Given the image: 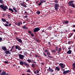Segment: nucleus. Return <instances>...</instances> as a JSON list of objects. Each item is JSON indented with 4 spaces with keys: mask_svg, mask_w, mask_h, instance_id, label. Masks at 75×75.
Listing matches in <instances>:
<instances>
[{
    "mask_svg": "<svg viewBox=\"0 0 75 75\" xmlns=\"http://www.w3.org/2000/svg\"><path fill=\"white\" fill-rule=\"evenodd\" d=\"M54 7L55 8V10H58V8L59 7V5L57 4H55Z\"/></svg>",
    "mask_w": 75,
    "mask_h": 75,
    "instance_id": "nucleus-3",
    "label": "nucleus"
},
{
    "mask_svg": "<svg viewBox=\"0 0 75 75\" xmlns=\"http://www.w3.org/2000/svg\"><path fill=\"white\" fill-rule=\"evenodd\" d=\"M20 4L21 6H23L24 5V3L23 4V3H20Z\"/></svg>",
    "mask_w": 75,
    "mask_h": 75,
    "instance_id": "nucleus-37",
    "label": "nucleus"
},
{
    "mask_svg": "<svg viewBox=\"0 0 75 75\" xmlns=\"http://www.w3.org/2000/svg\"><path fill=\"white\" fill-rule=\"evenodd\" d=\"M8 11H12V13H14V11H13V9L11 8H9L8 9Z\"/></svg>",
    "mask_w": 75,
    "mask_h": 75,
    "instance_id": "nucleus-18",
    "label": "nucleus"
},
{
    "mask_svg": "<svg viewBox=\"0 0 75 75\" xmlns=\"http://www.w3.org/2000/svg\"><path fill=\"white\" fill-rule=\"evenodd\" d=\"M73 69H75V66H73Z\"/></svg>",
    "mask_w": 75,
    "mask_h": 75,
    "instance_id": "nucleus-51",
    "label": "nucleus"
},
{
    "mask_svg": "<svg viewBox=\"0 0 75 75\" xmlns=\"http://www.w3.org/2000/svg\"><path fill=\"white\" fill-rule=\"evenodd\" d=\"M40 29L39 28H36L34 29L33 31L34 33H36V32H37L38 31H40Z\"/></svg>",
    "mask_w": 75,
    "mask_h": 75,
    "instance_id": "nucleus-5",
    "label": "nucleus"
},
{
    "mask_svg": "<svg viewBox=\"0 0 75 75\" xmlns=\"http://www.w3.org/2000/svg\"><path fill=\"white\" fill-rule=\"evenodd\" d=\"M45 52H49V50L46 49L45 51Z\"/></svg>",
    "mask_w": 75,
    "mask_h": 75,
    "instance_id": "nucleus-35",
    "label": "nucleus"
},
{
    "mask_svg": "<svg viewBox=\"0 0 75 75\" xmlns=\"http://www.w3.org/2000/svg\"><path fill=\"white\" fill-rule=\"evenodd\" d=\"M6 24H8L9 23L8 21H6Z\"/></svg>",
    "mask_w": 75,
    "mask_h": 75,
    "instance_id": "nucleus-62",
    "label": "nucleus"
},
{
    "mask_svg": "<svg viewBox=\"0 0 75 75\" xmlns=\"http://www.w3.org/2000/svg\"><path fill=\"white\" fill-rule=\"evenodd\" d=\"M19 46L18 45H16V46L15 47V48H16V49H18V48L19 47Z\"/></svg>",
    "mask_w": 75,
    "mask_h": 75,
    "instance_id": "nucleus-34",
    "label": "nucleus"
},
{
    "mask_svg": "<svg viewBox=\"0 0 75 75\" xmlns=\"http://www.w3.org/2000/svg\"><path fill=\"white\" fill-rule=\"evenodd\" d=\"M27 61H28L29 63H31V60H30V59H28L27 60Z\"/></svg>",
    "mask_w": 75,
    "mask_h": 75,
    "instance_id": "nucleus-27",
    "label": "nucleus"
},
{
    "mask_svg": "<svg viewBox=\"0 0 75 75\" xmlns=\"http://www.w3.org/2000/svg\"><path fill=\"white\" fill-rule=\"evenodd\" d=\"M37 73L39 74V71L38 70H37Z\"/></svg>",
    "mask_w": 75,
    "mask_h": 75,
    "instance_id": "nucleus-60",
    "label": "nucleus"
},
{
    "mask_svg": "<svg viewBox=\"0 0 75 75\" xmlns=\"http://www.w3.org/2000/svg\"><path fill=\"white\" fill-rule=\"evenodd\" d=\"M4 62L5 64H8V62L5 61Z\"/></svg>",
    "mask_w": 75,
    "mask_h": 75,
    "instance_id": "nucleus-44",
    "label": "nucleus"
},
{
    "mask_svg": "<svg viewBox=\"0 0 75 75\" xmlns=\"http://www.w3.org/2000/svg\"><path fill=\"white\" fill-rule=\"evenodd\" d=\"M5 15L6 14L5 13L3 14L2 15V16L3 17H4L5 16Z\"/></svg>",
    "mask_w": 75,
    "mask_h": 75,
    "instance_id": "nucleus-49",
    "label": "nucleus"
},
{
    "mask_svg": "<svg viewBox=\"0 0 75 75\" xmlns=\"http://www.w3.org/2000/svg\"><path fill=\"white\" fill-rule=\"evenodd\" d=\"M37 14L38 15H39L40 14V11H38L37 12Z\"/></svg>",
    "mask_w": 75,
    "mask_h": 75,
    "instance_id": "nucleus-41",
    "label": "nucleus"
},
{
    "mask_svg": "<svg viewBox=\"0 0 75 75\" xmlns=\"http://www.w3.org/2000/svg\"><path fill=\"white\" fill-rule=\"evenodd\" d=\"M43 54L45 56V57H47V54L45 53L44 52L43 53Z\"/></svg>",
    "mask_w": 75,
    "mask_h": 75,
    "instance_id": "nucleus-52",
    "label": "nucleus"
},
{
    "mask_svg": "<svg viewBox=\"0 0 75 75\" xmlns=\"http://www.w3.org/2000/svg\"><path fill=\"white\" fill-rule=\"evenodd\" d=\"M2 50L4 51H6L7 50V48L5 46H3L2 47Z\"/></svg>",
    "mask_w": 75,
    "mask_h": 75,
    "instance_id": "nucleus-13",
    "label": "nucleus"
},
{
    "mask_svg": "<svg viewBox=\"0 0 75 75\" xmlns=\"http://www.w3.org/2000/svg\"><path fill=\"white\" fill-rule=\"evenodd\" d=\"M23 28H24V29H28V28L27 27H26L25 26H23Z\"/></svg>",
    "mask_w": 75,
    "mask_h": 75,
    "instance_id": "nucleus-26",
    "label": "nucleus"
},
{
    "mask_svg": "<svg viewBox=\"0 0 75 75\" xmlns=\"http://www.w3.org/2000/svg\"><path fill=\"white\" fill-rule=\"evenodd\" d=\"M28 33L29 34H31V33H32L31 31H30V30H28Z\"/></svg>",
    "mask_w": 75,
    "mask_h": 75,
    "instance_id": "nucleus-36",
    "label": "nucleus"
},
{
    "mask_svg": "<svg viewBox=\"0 0 75 75\" xmlns=\"http://www.w3.org/2000/svg\"><path fill=\"white\" fill-rule=\"evenodd\" d=\"M55 70H56V71H59L60 70V68L58 67H56L55 68Z\"/></svg>",
    "mask_w": 75,
    "mask_h": 75,
    "instance_id": "nucleus-17",
    "label": "nucleus"
},
{
    "mask_svg": "<svg viewBox=\"0 0 75 75\" xmlns=\"http://www.w3.org/2000/svg\"><path fill=\"white\" fill-rule=\"evenodd\" d=\"M34 74H36V73H37V71H36L34 70Z\"/></svg>",
    "mask_w": 75,
    "mask_h": 75,
    "instance_id": "nucleus-57",
    "label": "nucleus"
},
{
    "mask_svg": "<svg viewBox=\"0 0 75 75\" xmlns=\"http://www.w3.org/2000/svg\"><path fill=\"white\" fill-rule=\"evenodd\" d=\"M7 16L8 17V18H11V17H11L10 15H7Z\"/></svg>",
    "mask_w": 75,
    "mask_h": 75,
    "instance_id": "nucleus-39",
    "label": "nucleus"
},
{
    "mask_svg": "<svg viewBox=\"0 0 75 75\" xmlns=\"http://www.w3.org/2000/svg\"><path fill=\"white\" fill-rule=\"evenodd\" d=\"M69 22L68 21H65V22H63V24H68V23H69Z\"/></svg>",
    "mask_w": 75,
    "mask_h": 75,
    "instance_id": "nucleus-21",
    "label": "nucleus"
},
{
    "mask_svg": "<svg viewBox=\"0 0 75 75\" xmlns=\"http://www.w3.org/2000/svg\"><path fill=\"white\" fill-rule=\"evenodd\" d=\"M23 6V7H25V8L27 7V6H26V5H24Z\"/></svg>",
    "mask_w": 75,
    "mask_h": 75,
    "instance_id": "nucleus-55",
    "label": "nucleus"
},
{
    "mask_svg": "<svg viewBox=\"0 0 75 75\" xmlns=\"http://www.w3.org/2000/svg\"><path fill=\"white\" fill-rule=\"evenodd\" d=\"M18 55L19 56V58L20 59L23 60L24 59V58L25 57L24 55H23L21 54H19Z\"/></svg>",
    "mask_w": 75,
    "mask_h": 75,
    "instance_id": "nucleus-4",
    "label": "nucleus"
},
{
    "mask_svg": "<svg viewBox=\"0 0 75 75\" xmlns=\"http://www.w3.org/2000/svg\"><path fill=\"white\" fill-rule=\"evenodd\" d=\"M4 3V1H3V0H0V3H1V4H3Z\"/></svg>",
    "mask_w": 75,
    "mask_h": 75,
    "instance_id": "nucleus-29",
    "label": "nucleus"
},
{
    "mask_svg": "<svg viewBox=\"0 0 75 75\" xmlns=\"http://www.w3.org/2000/svg\"><path fill=\"white\" fill-rule=\"evenodd\" d=\"M8 25V26H11V24H9Z\"/></svg>",
    "mask_w": 75,
    "mask_h": 75,
    "instance_id": "nucleus-61",
    "label": "nucleus"
},
{
    "mask_svg": "<svg viewBox=\"0 0 75 75\" xmlns=\"http://www.w3.org/2000/svg\"><path fill=\"white\" fill-rule=\"evenodd\" d=\"M5 75H9V74H8V73H6V74H5Z\"/></svg>",
    "mask_w": 75,
    "mask_h": 75,
    "instance_id": "nucleus-64",
    "label": "nucleus"
},
{
    "mask_svg": "<svg viewBox=\"0 0 75 75\" xmlns=\"http://www.w3.org/2000/svg\"><path fill=\"white\" fill-rule=\"evenodd\" d=\"M1 21H3V22H6V20L3 18H1Z\"/></svg>",
    "mask_w": 75,
    "mask_h": 75,
    "instance_id": "nucleus-22",
    "label": "nucleus"
},
{
    "mask_svg": "<svg viewBox=\"0 0 75 75\" xmlns=\"http://www.w3.org/2000/svg\"><path fill=\"white\" fill-rule=\"evenodd\" d=\"M13 10H14L15 12H16V13H17V11L16 10V8H15L13 7Z\"/></svg>",
    "mask_w": 75,
    "mask_h": 75,
    "instance_id": "nucleus-23",
    "label": "nucleus"
},
{
    "mask_svg": "<svg viewBox=\"0 0 75 75\" xmlns=\"http://www.w3.org/2000/svg\"><path fill=\"white\" fill-rule=\"evenodd\" d=\"M61 51V48H59V50H58V53H59V52H60Z\"/></svg>",
    "mask_w": 75,
    "mask_h": 75,
    "instance_id": "nucleus-24",
    "label": "nucleus"
},
{
    "mask_svg": "<svg viewBox=\"0 0 75 75\" xmlns=\"http://www.w3.org/2000/svg\"><path fill=\"white\" fill-rule=\"evenodd\" d=\"M41 5V4L40 3V2L39 4H38V6H40Z\"/></svg>",
    "mask_w": 75,
    "mask_h": 75,
    "instance_id": "nucleus-47",
    "label": "nucleus"
},
{
    "mask_svg": "<svg viewBox=\"0 0 75 75\" xmlns=\"http://www.w3.org/2000/svg\"><path fill=\"white\" fill-rule=\"evenodd\" d=\"M42 65H45V63L44 62H42L41 63Z\"/></svg>",
    "mask_w": 75,
    "mask_h": 75,
    "instance_id": "nucleus-53",
    "label": "nucleus"
},
{
    "mask_svg": "<svg viewBox=\"0 0 75 75\" xmlns=\"http://www.w3.org/2000/svg\"><path fill=\"white\" fill-rule=\"evenodd\" d=\"M4 25L5 26V27H8V24H4Z\"/></svg>",
    "mask_w": 75,
    "mask_h": 75,
    "instance_id": "nucleus-31",
    "label": "nucleus"
},
{
    "mask_svg": "<svg viewBox=\"0 0 75 75\" xmlns=\"http://www.w3.org/2000/svg\"><path fill=\"white\" fill-rule=\"evenodd\" d=\"M27 72H30V71L29 70H28L27 71Z\"/></svg>",
    "mask_w": 75,
    "mask_h": 75,
    "instance_id": "nucleus-58",
    "label": "nucleus"
},
{
    "mask_svg": "<svg viewBox=\"0 0 75 75\" xmlns=\"http://www.w3.org/2000/svg\"><path fill=\"white\" fill-rule=\"evenodd\" d=\"M31 66H32V68H33V67H34L35 65L34 64H32Z\"/></svg>",
    "mask_w": 75,
    "mask_h": 75,
    "instance_id": "nucleus-42",
    "label": "nucleus"
},
{
    "mask_svg": "<svg viewBox=\"0 0 75 75\" xmlns=\"http://www.w3.org/2000/svg\"><path fill=\"white\" fill-rule=\"evenodd\" d=\"M55 50L56 51H58L59 48L57 47H56L55 48Z\"/></svg>",
    "mask_w": 75,
    "mask_h": 75,
    "instance_id": "nucleus-33",
    "label": "nucleus"
},
{
    "mask_svg": "<svg viewBox=\"0 0 75 75\" xmlns=\"http://www.w3.org/2000/svg\"><path fill=\"white\" fill-rule=\"evenodd\" d=\"M35 57H36V58H37V57H38V54H35Z\"/></svg>",
    "mask_w": 75,
    "mask_h": 75,
    "instance_id": "nucleus-45",
    "label": "nucleus"
},
{
    "mask_svg": "<svg viewBox=\"0 0 75 75\" xmlns=\"http://www.w3.org/2000/svg\"><path fill=\"white\" fill-rule=\"evenodd\" d=\"M5 53L6 54H11V52H10V50H7L5 52Z\"/></svg>",
    "mask_w": 75,
    "mask_h": 75,
    "instance_id": "nucleus-14",
    "label": "nucleus"
},
{
    "mask_svg": "<svg viewBox=\"0 0 75 75\" xmlns=\"http://www.w3.org/2000/svg\"><path fill=\"white\" fill-rule=\"evenodd\" d=\"M72 35H73V34H72V33H71V34L69 35V36L68 37V38H71V37L72 36Z\"/></svg>",
    "mask_w": 75,
    "mask_h": 75,
    "instance_id": "nucleus-32",
    "label": "nucleus"
},
{
    "mask_svg": "<svg viewBox=\"0 0 75 75\" xmlns=\"http://www.w3.org/2000/svg\"><path fill=\"white\" fill-rule=\"evenodd\" d=\"M31 35L32 36V37H34V34L33 33H31Z\"/></svg>",
    "mask_w": 75,
    "mask_h": 75,
    "instance_id": "nucleus-43",
    "label": "nucleus"
},
{
    "mask_svg": "<svg viewBox=\"0 0 75 75\" xmlns=\"http://www.w3.org/2000/svg\"><path fill=\"white\" fill-rule=\"evenodd\" d=\"M44 2H46V1L45 0L43 1V0H40V3H41V4H42V3H44Z\"/></svg>",
    "mask_w": 75,
    "mask_h": 75,
    "instance_id": "nucleus-20",
    "label": "nucleus"
},
{
    "mask_svg": "<svg viewBox=\"0 0 75 75\" xmlns=\"http://www.w3.org/2000/svg\"><path fill=\"white\" fill-rule=\"evenodd\" d=\"M69 6L72 7L73 8H75V6L73 3H71V4H70L69 5Z\"/></svg>",
    "mask_w": 75,
    "mask_h": 75,
    "instance_id": "nucleus-11",
    "label": "nucleus"
},
{
    "mask_svg": "<svg viewBox=\"0 0 75 75\" xmlns=\"http://www.w3.org/2000/svg\"><path fill=\"white\" fill-rule=\"evenodd\" d=\"M72 65H73V66H74V67H75V63H74Z\"/></svg>",
    "mask_w": 75,
    "mask_h": 75,
    "instance_id": "nucleus-56",
    "label": "nucleus"
},
{
    "mask_svg": "<svg viewBox=\"0 0 75 75\" xmlns=\"http://www.w3.org/2000/svg\"><path fill=\"white\" fill-rule=\"evenodd\" d=\"M27 54H28V53H27V52H24V55H27Z\"/></svg>",
    "mask_w": 75,
    "mask_h": 75,
    "instance_id": "nucleus-30",
    "label": "nucleus"
},
{
    "mask_svg": "<svg viewBox=\"0 0 75 75\" xmlns=\"http://www.w3.org/2000/svg\"><path fill=\"white\" fill-rule=\"evenodd\" d=\"M45 31H46V29H45H45H44L42 30V33H44Z\"/></svg>",
    "mask_w": 75,
    "mask_h": 75,
    "instance_id": "nucleus-40",
    "label": "nucleus"
},
{
    "mask_svg": "<svg viewBox=\"0 0 75 75\" xmlns=\"http://www.w3.org/2000/svg\"><path fill=\"white\" fill-rule=\"evenodd\" d=\"M0 7L4 11H6L7 10H8V7L6 5H4V4L0 5Z\"/></svg>",
    "mask_w": 75,
    "mask_h": 75,
    "instance_id": "nucleus-1",
    "label": "nucleus"
},
{
    "mask_svg": "<svg viewBox=\"0 0 75 75\" xmlns=\"http://www.w3.org/2000/svg\"><path fill=\"white\" fill-rule=\"evenodd\" d=\"M18 50H21V48L19 46L18 47Z\"/></svg>",
    "mask_w": 75,
    "mask_h": 75,
    "instance_id": "nucleus-38",
    "label": "nucleus"
},
{
    "mask_svg": "<svg viewBox=\"0 0 75 75\" xmlns=\"http://www.w3.org/2000/svg\"><path fill=\"white\" fill-rule=\"evenodd\" d=\"M21 65H24L25 67H28V64H27L26 62H24L23 61H21L19 63Z\"/></svg>",
    "mask_w": 75,
    "mask_h": 75,
    "instance_id": "nucleus-2",
    "label": "nucleus"
},
{
    "mask_svg": "<svg viewBox=\"0 0 75 75\" xmlns=\"http://www.w3.org/2000/svg\"><path fill=\"white\" fill-rule=\"evenodd\" d=\"M47 55L48 57L49 58H54V57H53L50 56L51 55V53H50V52H47Z\"/></svg>",
    "mask_w": 75,
    "mask_h": 75,
    "instance_id": "nucleus-7",
    "label": "nucleus"
},
{
    "mask_svg": "<svg viewBox=\"0 0 75 75\" xmlns=\"http://www.w3.org/2000/svg\"><path fill=\"white\" fill-rule=\"evenodd\" d=\"M62 70H63V72H64L65 71V69H62Z\"/></svg>",
    "mask_w": 75,
    "mask_h": 75,
    "instance_id": "nucleus-63",
    "label": "nucleus"
},
{
    "mask_svg": "<svg viewBox=\"0 0 75 75\" xmlns=\"http://www.w3.org/2000/svg\"><path fill=\"white\" fill-rule=\"evenodd\" d=\"M74 3V1H69L68 3V5L69 6L70 4H71V3Z\"/></svg>",
    "mask_w": 75,
    "mask_h": 75,
    "instance_id": "nucleus-16",
    "label": "nucleus"
},
{
    "mask_svg": "<svg viewBox=\"0 0 75 75\" xmlns=\"http://www.w3.org/2000/svg\"><path fill=\"white\" fill-rule=\"evenodd\" d=\"M48 29L50 30H52V27H51V26H50L48 27Z\"/></svg>",
    "mask_w": 75,
    "mask_h": 75,
    "instance_id": "nucleus-28",
    "label": "nucleus"
},
{
    "mask_svg": "<svg viewBox=\"0 0 75 75\" xmlns=\"http://www.w3.org/2000/svg\"><path fill=\"white\" fill-rule=\"evenodd\" d=\"M71 53H72V50H69L67 52V54H71Z\"/></svg>",
    "mask_w": 75,
    "mask_h": 75,
    "instance_id": "nucleus-12",
    "label": "nucleus"
},
{
    "mask_svg": "<svg viewBox=\"0 0 75 75\" xmlns=\"http://www.w3.org/2000/svg\"><path fill=\"white\" fill-rule=\"evenodd\" d=\"M51 51L52 52H54V53L56 52V51H55L54 50H51Z\"/></svg>",
    "mask_w": 75,
    "mask_h": 75,
    "instance_id": "nucleus-25",
    "label": "nucleus"
},
{
    "mask_svg": "<svg viewBox=\"0 0 75 75\" xmlns=\"http://www.w3.org/2000/svg\"><path fill=\"white\" fill-rule=\"evenodd\" d=\"M3 40V39H2V38H0V42L2 40Z\"/></svg>",
    "mask_w": 75,
    "mask_h": 75,
    "instance_id": "nucleus-50",
    "label": "nucleus"
},
{
    "mask_svg": "<svg viewBox=\"0 0 75 75\" xmlns=\"http://www.w3.org/2000/svg\"><path fill=\"white\" fill-rule=\"evenodd\" d=\"M21 24V25H22V24H23V23H22V22H18V26H20Z\"/></svg>",
    "mask_w": 75,
    "mask_h": 75,
    "instance_id": "nucleus-19",
    "label": "nucleus"
},
{
    "mask_svg": "<svg viewBox=\"0 0 75 75\" xmlns=\"http://www.w3.org/2000/svg\"><path fill=\"white\" fill-rule=\"evenodd\" d=\"M54 2L57 3H58V1H57V0H55L54 1Z\"/></svg>",
    "mask_w": 75,
    "mask_h": 75,
    "instance_id": "nucleus-48",
    "label": "nucleus"
},
{
    "mask_svg": "<svg viewBox=\"0 0 75 75\" xmlns=\"http://www.w3.org/2000/svg\"><path fill=\"white\" fill-rule=\"evenodd\" d=\"M48 71H49V72H50L52 73L53 72H54V70L51 68L50 67L48 69Z\"/></svg>",
    "mask_w": 75,
    "mask_h": 75,
    "instance_id": "nucleus-10",
    "label": "nucleus"
},
{
    "mask_svg": "<svg viewBox=\"0 0 75 75\" xmlns=\"http://www.w3.org/2000/svg\"><path fill=\"white\" fill-rule=\"evenodd\" d=\"M64 64L63 63H60L59 64V66H60V67L63 69V68H65V66H64Z\"/></svg>",
    "mask_w": 75,
    "mask_h": 75,
    "instance_id": "nucleus-6",
    "label": "nucleus"
},
{
    "mask_svg": "<svg viewBox=\"0 0 75 75\" xmlns=\"http://www.w3.org/2000/svg\"><path fill=\"white\" fill-rule=\"evenodd\" d=\"M70 12L71 13H74V11H70Z\"/></svg>",
    "mask_w": 75,
    "mask_h": 75,
    "instance_id": "nucleus-46",
    "label": "nucleus"
},
{
    "mask_svg": "<svg viewBox=\"0 0 75 75\" xmlns=\"http://www.w3.org/2000/svg\"><path fill=\"white\" fill-rule=\"evenodd\" d=\"M71 41H69L68 43V44H71Z\"/></svg>",
    "mask_w": 75,
    "mask_h": 75,
    "instance_id": "nucleus-54",
    "label": "nucleus"
},
{
    "mask_svg": "<svg viewBox=\"0 0 75 75\" xmlns=\"http://www.w3.org/2000/svg\"><path fill=\"white\" fill-rule=\"evenodd\" d=\"M16 39L17 41H18L20 43H22V40H21V39L18 38L17 37L16 38Z\"/></svg>",
    "mask_w": 75,
    "mask_h": 75,
    "instance_id": "nucleus-9",
    "label": "nucleus"
},
{
    "mask_svg": "<svg viewBox=\"0 0 75 75\" xmlns=\"http://www.w3.org/2000/svg\"><path fill=\"white\" fill-rule=\"evenodd\" d=\"M70 72V70H66L63 72V75H65V74H67L69 73V72Z\"/></svg>",
    "mask_w": 75,
    "mask_h": 75,
    "instance_id": "nucleus-8",
    "label": "nucleus"
},
{
    "mask_svg": "<svg viewBox=\"0 0 75 75\" xmlns=\"http://www.w3.org/2000/svg\"><path fill=\"white\" fill-rule=\"evenodd\" d=\"M6 74V71H4L3 72H2L1 73V75H5Z\"/></svg>",
    "mask_w": 75,
    "mask_h": 75,
    "instance_id": "nucleus-15",
    "label": "nucleus"
},
{
    "mask_svg": "<svg viewBox=\"0 0 75 75\" xmlns=\"http://www.w3.org/2000/svg\"><path fill=\"white\" fill-rule=\"evenodd\" d=\"M71 47H69L68 48V50H71Z\"/></svg>",
    "mask_w": 75,
    "mask_h": 75,
    "instance_id": "nucleus-59",
    "label": "nucleus"
}]
</instances>
